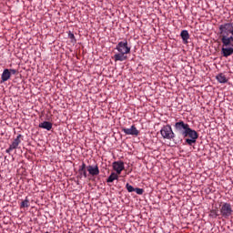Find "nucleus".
Here are the masks:
<instances>
[{
  "mask_svg": "<svg viewBox=\"0 0 233 233\" xmlns=\"http://www.w3.org/2000/svg\"><path fill=\"white\" fill-rule=\"evenodd\" d=\"M218 30L222 43L221 54L223 57H229L233 54V22L220 25Z\"/></svg>",
  "mask_w": 233,
  "mask_h": 233,
  "instance_id": "f257e3e1",
  "label": "nucleus"
},
{
  "mask_svg": "<svg viewBox=\"0 0 233 233\" xmlns=\"http://www.w3.org/2000/svg\"><path fill=\"white\" fill-rule=\"evenodd\" d=\"M116 50H117L118 53L114 56L113 59L116 63H117V61L122 62L128 59L127 54H130L131 47L128 46V41L124 40L116 45Z\"/></svg>",
  "mask_w": 233,
  "mask_h": 233,
  "instance_id": "f03ea898",
  "label": "nucleus"
},
{
  "mask_svg": "<svg viewBox=\"0 0 233 233\" xmlns=\"http://www.w3.org/2000/svg\"><path fill=\"white\" fill-rule=\"evenodd\" d=\"M184 137H189V138H186L185 141L187 145H188L189 147H192V145H194L198 141V137H199V135L198 134V131L189 127V129L187 130Z\"/></svg>",
  "mask_w": 233,
  "mask_h": 233,
  "instance_id": "7ed1b4c3",
  "label": "nucleus"
},
{
  "mask_svg": "<svg viewBox=\"0 0 233 233\" xmlns=\"http://www.w3.org/2000/svg\"><path fill=\"white\" fill-rule=\"evenodd\" d=\"M174 127L177 134H179L183 137H185L190 128V126L187 123H184L183 120L177 122Z\"/></svg>",
  "mask_w": 233,
  "mask_h": 233,
  "instance_id": "20e7f679",
  "label": "nucleus"
},
{
  "mask_svg": "<svg viewBox=\"0 0 233 233\" xmlns=\"http://www.w3.org/2000/svg\"><path fill=\"white\" fill-rule=\"evenodd\" d=\"M219 212L222 218H224L225 219H228L233 214L232 205L227 202L223 203L220 207Z\"/></svg>",
  "mask_w": 233,
  "mask_h": 233,
  "instance_id": "39448f33",
  "label": "nucleus"
},
{
  "mask_svg": "<svg viewBox=\"0 0 233 233\" xmlns=\"http://www.w3.org/2000/svg\"><path fill=\"white\" fill-rule=\"evenodd\" d=\"M160 134L164 139L172 140L176 137V134L172 130V127H170V125L164 126L160 130Z\"/></svg>",
  "mask_w": 233,
  "mask_h": 233,
  "instance_id": "423d86ee",
  "label": "nucleus"
},
{
  "mask_svg": "<svg viewBox=\"0 0 233 233\" xmlns=\"http://www.w3.org/2000/svg\"><path fill=\"white\" fill-rule=\"evenodd\" d=\"M21 137H23V135H18L16 138L14 139L13 143L5 150L6 154H10L12 150H15V148L21 145Z\"/></svg>",
  "mask_w": 233,
  "mask_h": 233,
  "instance_id": "0eeeda50",
  "label": "nucleus"
},
{
  "mask_svg": "<svg viewBox=\"0 0 233 233\" xmlns=\"http://www.w3.org/2000/svg\"><path fill=\"white\" fill-rule=\"evenodd\" d=\"M122 132H124L126 136H139V130H137L135 125L131 126L130 128L124 127Z\"/></svg>",
  "mask_w": 233,
  "mask_h": 233,
  "instance_id": "6e6552de",
  "label": "nucleus"
},
{
  "mask_svg": "<svg viewBox=\"0 0 233 233\" xmlns=\"http://www.w3.org/2000/svg\"><path fill=\"white\" fill-rule=\"evenodd\" d=\"M113 169L116 171V174L119 176V174L125 170V162L121 160L113 162Z\"/></svg>",
  "mask_w": 233,
  "mask_h": 233,
  "instance_id": "1a4fd4ad",
  "label": "nucleus"
},
{
  "mask_svg": "<svg viewBox=\"0 0 233 233\" xmlns=\"http://www.w3.org/2000/svg\"><path fill=\"white\" fill-rule=\"evenodd\" d=\"M86 170H87L89 176H92V177L99 176V167L97 165L87 166Z\"/></svg>",
  "mask_w": 233,
  "mask_h": 233,
  "instance_id": "9d476101",
  "label": "nucleus"
},
{
  "mask_svg": "<svg viewBox=\"0 0 233 233\" xmlns=\"http://www.w3.org/2000/svg\"><path fill=\"white\" fill-rule=\"evenodd\" d=\"M180 37L185 45L188 43V39H190V35L188 34L187 30H183L180 33Z\"/></svg>",
  "mask_w": 233,
  "mask_h": 233,
  "instance_id": "9b49d317",
  "label": "nucleus"
},
{
  "mask_svg": "<svg viewBox=\"0 0 233 233\" xmlns=\"http://www.w3.org/2000/svg\"><path fill=\"white\" fill-rule=\"evenodd\" d=\"M38 127H39V128H44L45 130L50 131V130H52L53 125L49 121H44V122L40 123Z\"/></svg>",
  "mask_w": 233,
  "mask_h": 233,
  "instance_id": "f8f14e48",
  "label": "nucleus"
},
{
  "mask_svg": "<svg viewBox=\"0 0 233 233\" xmlns=\"http://www.w3.org/2000/svg\"><path fill=\"white\" fill-rule=\"evenodd\" d=\"M10 77H11L10 69H5L1 76L2 83H5V81H8Z\"/></svg>",
  "mask_w": 233,
  "mask_h": 233,
  "instance_id": "ddd939ff",
  "label": "nucleus"
},
{
  "mask_svg": "<svg viewBox=\"0 0 233 233\" xmlns=\"http://www.w3.org/2000/svg\"><path fill=\"white\" fill-rule=\"evenodd\" d=\"M217 81H218V83H228V79L227 78V76H225V74L220 73L216 76Z\"/></svg>",
  "mask_w": 233,
  "mask_h": 233,
  "instance_id": "4468645a",
  "label": "nucleus"
},
{
  "mask_svg": "<svg viewBox=\"0 0 233 233\" xmlns=\"http://www.w3.org/2000/svg\"><path fill=\"white\" fill-rule=\"evenodd\" d=\"M119 178V176L116 173H111V175L107 177V183H114V181L117 180Z\"/></svg>",
  "mask_w": 233,
  "mask_h": 233,
  "instance_id": "2eb2a0df",
  "label": "nucleus"
},
{
  "mask_svg": "<svg viewBox=\"0 0 233 233\" xmlns=\"http://www.w3.org/2000/svg\"><path fill=\"white\" fill-rule=\"evenodd\" d=\"M28 207H30V200L28 197H26L25 199L21 202L20 208H28Z\"/></svg>",
  "mask_w": 233,
  "mask_h": 233,
  "instance_id": "dca6fc26",
  "label": "nucleus"
},
{
  "mask_svg": "<svg viewBox=\"0 0 233 233\" xmlns=\"http://www.w3.org/2000/svg\"><path fill=\"white\" fill-rule=\"evenodd\" d=\"M209 216L210 218H218V216H219V210L217 208V209H211L210 212H209Z\"/></svg>",
  "mask_w": 233,
  "mask_h": 233,
  "instance_id": "f3484780",
  "label": "nucleus"
},
{
  "mask_svg": "<svg viewBox=\"0 0 233 233\" xmlns=\"http://www.w3.org/2000/svg\"><path fill=\"white\" fill-rule=\"evenodd\" d=\"M126 188H127V192H135V190H136V188L128 183L126 185Z\"/></svg>",
  "mask_w": 233,
  "mask_h": 233,
  "instance_id": "a211bd4d",
  "label": "nucleus"
},
{
  "mask_svg": "<svg viewBox=\"0 0 233 233\" xmlns=\"http://www.w3.org/2000/svg\"><path fill=\"white\" fill-rule=\"evenodd\" d=\"M135 192L138 195V196H143L145 189L143 188H139V187H136L135 188Z\"/></svg>",
  "mask_w": 233,
  "mask_h": 233,
  "instance_id": "6ab92c4d",
  "label": "nucleus"
},
{
  "mask_svg": "<svg viewBox=\"0 0 233 233\" xmlns=\"http://www.w3.org/2000/svg\"><path fill=\"white\" fill-rule=\"evenodd\" d=\"M78 173L80 174V176H83L84 177H88V175L86 174V169H78Z\"/></svg>",
  "mask_w": 233,
  "mask_h": 233,
  "instance_id": "aec40b11",
  "label": "nucleus"
},
{
  "mask_svg": "<svg viewBox=\"0 0 233 233\" xmlns=\"http://www.w3.org/2000/svg\"><path fill=\"white\" fill-rule=\"evenodd\" d=\"M86 164L85 163H82V165L79 167V169L78 170H86Z\"/></svg>",
  "mask_w": 233,
  "mask_h": 233,
  "instance_id": "412c9836",
  "label": "nucleus"
},
{
  "mask_svg": "<svg viewBox=\"0 0 233 233\" xmlns=\"http://www.w3.org/2000/svg\"><path fill=\"white\" fill-rule=\"evenodd\" d=\"M9 72H10V76H15V74H17V70L15 69H9Z\"/></svg>",
  "mask_w": 233,
  "mask_h": 233,
  "instance_id": "4be33fe9",
  "label": "nucleus"
},
{
  "mask_svg": "<svg viewBox=\"0 0 233 233\" xmlns=\"http://www.w3.org/2000/svg\"><path fill=\"white\" fill-rule=\"evenodd\" d=\"M68 37H69V39H74V41H76V35H74L73 33H69Z\"/></svg>",
  "mask_w": 233,
  "mask_h": 233,
  "instance_id": "5701e85b",
  "label": "nucleus"
}]
</instances>
